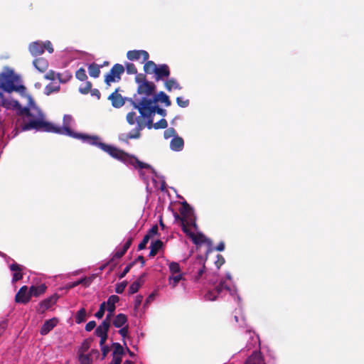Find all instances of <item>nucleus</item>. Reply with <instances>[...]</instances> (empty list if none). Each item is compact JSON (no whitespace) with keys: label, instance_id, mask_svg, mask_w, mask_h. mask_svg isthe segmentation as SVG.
<instances>
[{"label":"nucleus","instance_id":"55","mask_svg":"<svg viewBox=\"0 0 364 364\" xmlns=\"http://www.w3.org/2000/svg\"><path fill=\"white\" fill-rule=\"evenodd\" d=\"M136 113L134 112H130L127 114V122L132 125L135 123Z\"/></svg>","mask_w":364,"mask_h":364},{"label":"nucleus","instance_id":"22","mask_svg":"<svg viewBox=\"0 0 364 364\" xmlns=\"http://www.w3.org/2000/svg\"><path fill=\"white\" fill-rule=\"evenodd\" d=\"M34 67L41 73H44L48 68V62L44 58H38L33 61Z\"/></svg>","mask_w":364,"mask_h":364},{"label":"nucleus","instance_id":"57","mask_svg":"<svg viewBox=\"0 0 364 364\" xmlns=\"http://www.w3.org/2000/svg\"><path fill=\"white\" fill-rule=\"evenodd\" d=\"M225 260L223 255H218L217 259L215 262V264L218 269H220V267L225 263Z\"/></svg>","mask_w":364,"mask_h":364},{"label":"nucleus","instance_id":"47","mask_svg":"<svg viewBox=\"0 0 364 364\" xmlns=\"http://www.w3.org/2000/svg\"><path fill=\"white\" fill-rule=\"evenodd\" d=\"M11 105V102L4 97L2 92H0V105L6 108H9Z\"/></svg>","mask_w":364,"mask_h":364},{"label":"nucleus","instance_id":"19","mask_svg":"<svg viewBox=\"0 0 364 364\" xmlns=\"http://www.w3.org/2000/svg\"><path fill=\"white\" fill-rule=\"evenodd\" d=\"M151 103L161 102L165 105L166 107H169L171 105V102L169 97L163 91L159 92L158 94L154 95L152 98H149Z\"/></svg>","mask_w":364,"mask_h":364},{"label":"nucleus","instance_id":"61","mask_svg":"<svg viewBox=\"0 0 364 364\" xmlns=\"http://www.w3.org/2000/svg\"><path fill=\"white\" fill-rule=\"evenodd\" d=\"M96 326V322L95 321H89L86 325H85V331H91L92 330H93L95 328V327Z\"/></svg>","mask_w":364,"mask_h":364},{"label":"nucleus","instance_id":"49","mask_svg":"<svg viewBox=\"0 0 364 364\" xmlns=\"http://www.w3.org/2000/svg\"><path fill=\"white\" fill-rule=\"evenodd\" d=\"M168 127L167 121L165 119H161L154 124L155 129H166Z\"/></svg>","mask_w":364,"mask_h":364},{"label":"nucleus","instance_id":"44","mask_svg":"<svg viewBox=\"0 0 364 364\" xmlns=\"http://www.w3.org/2000/svg\"><path fill=\"white\" fill-rule=\"evenodd\" d=\"M106 310V302H102L100 306L99 310L95 313V316L97 318H102L105 314Z\"/></svg>","mask_w":364,"mask_h":364},{"label":"nucleus","instance_id":"40","mask_svg":"<svg viewBox=\"0 0 364 364\" xmlns=\"http://www.w3.org/2000/svg\"><path fill=\"white\" fill-rule=\"evenodd\" d=\"M224 250H225V243L223 242H220L215 247H213L212 245L211 246H208V250L206 251V257L208 256V254L212 252L213 250H217V251H219V252H222Z\"/></svg>","mask_w":364,"mask_h":364},{"label":"nucleus","instance_id":"42","mask_svg":"<svg viewBox=\"0 0 364 364\" xmlns=\"http://www.w3.org/2000/svg\"><path fill=\"white\" fill-rule=\"evenodd\" d=\"M92 83L90 81H87L83 87H79V92L83 95L87 94L92 90Z\"/></svg>","mask_w":364,"mask_h":364},{"label":"nucleus","instance_id":"45","mask_svg":"<svg viewBox=\"0 0 364 364\" xmlns=\"http://www.w3.org/2000/svg\"><path fill=\"white\" fill-rule=\"evenodd\" d=\"M126 252H127L124 251L122 248L121 250H117L111 259L108 262V264L112 263L115 259L121 258Z\"/></svg>","mask_w":364,"mask_h":364},{"label":"nucleus","instance_id":"15","mask_svg":"<svg viewBox=\"0 0 364 364\" xmlns=\"http://www.w3.org/2000/svg\"><path fill=\"white\" fill-rule=\"evenodd\" d=\"M144 126L138 123L136 127L128 134H121L119 136V139L125 143H128L129 139H139L141 136V131L143 129Z\"/></svg>","mask_w":364,"mask_h":364},{"label":"nucleus","instance_id":"3","mask_svg":"<svg viewBox=\"0 0 364 364\" xmlns=\"http://www.w3.org/2000/svg\"><path fill=\"white\" fill-rule=\"evenodd\" d=\"M74 138L81 139L83 142L90 145L97 146L114 159L117 156L118 148L102 142L101 139L98 136L77 133Z\"/></svg>","mask_w":364,"mask_h":364},{"label":"nucleus","instance_id":"26","mask_svg":"<svg viewBox=\"0 0 364 364\" xmlns=\"http://www.w3.org/2000/svg\"><path fill=\"white\" fill-rule=\"evenodd\" d=\"M119 297L117 295H111L107 302H106V306H107V310L109 313H114L115 309H116V306L115 304L119 302Z\"/></svg>","mask_w":364,"mask_h":364},{"label":"nucleus","instance_id":"25","mask_svg":"<svg viewBox=\"0 0 364 364\" xmlns=\"http://www.w3.org/2000/svg\"><path fill=\"white\" fill-rule=\"evenodd\" d=\"M46 289L47 287L45 284H41L38 286L32 285L29 288L30 295L31 296L38 297L40 295L44 294L46 292Z\"/></svg>","mask_w":364,"mask_h":364},{"label":"nucleus","instance_id":"35","mask_svg":"<svg viewBox=\"0 0 364 364\" xmlns=\"http://www.w3.org/2000/svg\"><path fill=\"white\" fill-rule=\"evenodd\" d=\"M86 310L85 308L80 309L75 314V319L77 323H81L86 320Z\"/></svg>","mask_w":364,"mask_h":364},{"label":"nucleus","instance_id":"18","mask_svg":"<svg viewBox=\"0 0 364 364\" xmlns=\"http://www.w3.org/2000/svg\"><path fill=\"white\" fill-rule=\"evenodd\" d=\"M10 270L13 272L12 283H16L23 279V267L16 262L9 266Z\"/></svg>","mask_w":364,"mask_h":364},{"label":"nucleus","instance_id":"10","mask_svg":"<svg viewBox=\"0 0 364 364\" xmlns=\"http://www.w3.org/2000/svg\"><path fill=\"white\" fill-rule=\"evenodd\" d=\"M205 260L202 256H198L193 262L191 272L193 274L195 282H198L203 276L205 269Z\"/></svg>","mask_w":364,"mask_h":364},{"label":"nucleus","instance_id":"62","mask_svg":"<svg viewBox=\"0 0 364 364\" xmlns=\"http://www.w3.org/2000/svg\"><path fill=\"white\" fill-rule=\"evenodd\" d=\"M128 329H129V327L128 326H122L121 327V328L119 330V333L123 337H126L127 333H128Z\"/></svg>","mask_w":364,"mask_h":364},{"label":"nucleus","instance_id":"60","mask_svg":"<svg viewBox=\"0 0 364 364\" xmlns=\"http://www.w3.org/2000/svg\"><path fill=\"white\" fill-rule=\"evenodd\" d=\"M123 355H112V360L111 361V364H122Z\"/></svg>","mask_w":364,"mask_h":364},{"label":"nucleus","instance_id":"30","mask_svg":"<svg viewBox=\"0 0 364 364\" xmlns=\"http://www.w3.org/2000/svg\"><path fill=\"white\" fill-rule=\"evenodd\" d=\"M144 65V70L147 74H155L156 70L157 69L158 65L152 60H146L145 61Z\"/></svg>","mask_w":364,"mask_h":364},{"label":"nucleus","instance_id":"48","mask_svg":"<svg viewBox=\"0 0 364 364\" xmlns=\"http://www.w3.org/2000/svg\"><path fill=\"white\" fill-rule=\"evenodd\" d=\"M176 103L181 107H187L189 105V100L181 97H176Z\"/></svg>","mask_w":364,"mask_h":364},{"label":"nucleus","instance_id":"16","mask_svg":"<svg viewBox=\"0 0 364 364\" xmlns=\"http://www.w3.org/2000/svg\"><path fill=\"white\" fill-rule=\"evenodd\" d=\"M58 299V296L57 294H53L50 297L43 300L40 304L39 306L37 309L38 312L40 314H43L46 310L50 308L53 304H55Z\"/></svg>","mask_w":364,"mask_h":364},{"label":"nucleus","instance_id":"54","mask_svg":"<svg viewBox=\"0 0 364 364\" xmlns=\"http://www.w3.org/2000/svg\"><path fill=\"white\" fill-rule=\"evenodd\" d=\"M149 235H144L142 241L138 245V250H142L146 248V246L149 240Z\"/></svg>","mask_w":364,"mask_h":364},{"label":"nucleus","instance_id":"1","mask_svg":"<svg viewBox=\"0 0 364 364\" xmlns=\"http://www.w3.org/2000/svg\"><path fill=\"white\" fill-rule=\"evenodd\" d=\"M41 117L43 115L41 114ZM73 120L70 115L65 114L63 117V126L56 127L53 124L43 120V117L36 119H31L28 123L21 125V131H28L35 129L37 131H43L46 132H52L60 134L68 135L71 137H75L77 133L74 132L70 128V124Z\"/></svg>","mask_w":364,"mask_h":364},{"label":"nucleus","instance_id":"38","mask_svg":"<svg viewBox=\"0 0 364 364\" xmlns=\"http://www.w3.org/2000/svg\"><path fill=\"white\" fill-rule=\"evenodd\" d=\"M176 275H173L169 277V284L172 286L173 288L176 287L178 283L183 279L182 274H175Z\"/></svg>","mask_w":364,"mask_h":364},{"label":"nucleus","instance_id":"9","mask_svg":"<svg viewBox=\"0 0 364 364\" xmlns=\"http://www.w3.org/2000/svg\"><path fill=\"white\" fill-rule=\"evenodd\" d=\"M124 72V67L119 63L114 64L109 72L105 76V82L110 85L112 82H119L121 80V75Z\"/></svg>","mask_w":364,"mask_h":364},{"label":"nucleus","instance_id":"24","mask_svg":"<svg viewBox=\"0 0 364 364\" xmlns=\"http://www.w3.org/2000/svg\"><path fill=\"white\" fill-rule=\"evenodd\" d=\"M184 146L183 139L180 136H174L170 143V147L173 151H181Z\"/></svg>","mask_w":364,"mask_h":364},{"label":"nucleus","instance_id":"32","mask_svg":"<svg viewBox=\"0 0 364 364\" xmlns=\"http://www.w3.org/2000/svg\"><path fill=\"white\" fill-rule=\"evenodd\" d=\"M89 75L92 77H98L100 74V66L95 63H92L88 66Z\"/></svg>","mask_w":364,"mask_h":364},{"label":"nucleus","instance_id":"23","mask_svg":"<svg viewBox=\"0 0 364 364\" xmlns=\"http://www.w3.org/2000/svg\"><path fill=\"white\" fill-rule=\"evenodd\" d=\"M245 364H264V363L261 353L255 351L247 359Z\"/></svg>","mask_w":364,"mask_h":364},{"label":"nucleus","instance_id":"46","mask_svg":"<svg viewBox=\"0 0 364 364\" xmlns=\"http://www.w3.org/2000/svg\"><path fill=\"white\" fill-rule=\"evenodd\" d=\"M126 71L127 74L132 75V74H136L137 75V69L134 64L132 63H127L126 64Z\"/></svg>","mask_w":364,"mask_h":364},{"label":"nucleus","instance_id":"37","mask_svg":"<svg viewBox=\"0 0 364 364\" xmlns=\"http://www.w3.org/2000/svg\"><path fill=\"white\" fill-rule=\"evenodd\" d=\"M112 355H123L124 354V350L122 345L119 343H113L112 345Z\"/></svg>","mask_w":364,"mask_h":364},{"label":"nucleus","instance_id":"11","mask_svg":"<svg viewBox=\"0 0 364 364\" xmlns=\"http://www.w3.org/2000/svg\"><path fill=\"white\" fill-rule=\"evenodd\" d=\"M183 232L190 237L193 242L196 245H201L203 243L207 244L208 246L212 245V241L210 239L206 237L203 233L198 232L195 234L193 232L191 231L189 228H183Z\"/></svg>","mask_w":364,"mask_h":364},{"label":"nucleus","instance_id":"2","mask_svg":"<svg viewBox=\"0 0 364 364\" xmlns=\"http://www.w3.org/2000/svg\"><path fill=\"white\" fill-rule=\"evenodd\" d=\"M132 105L135 109H137L140 114L144 117H150L154 113L165 117L166 115V110L160 108L154 103H151L149 98L147 97H138L136 95L134 97V100H130Z\"/></svg>","mask_w":364,"mask_h":364},{"label":"nucleus","instance_id":"36","mask_svg":"<svg viewBox=\"0 0 364 364\" xmlns=\"http://www.w3.org/2000/svg\"><path fill=\"white\" fill-rule=\"evenodd\" d=\"M72 77L73 75L69 71H65L63 73H57V79L61 83H66L72 78Z\"/></svg>","mask_w":364,"mask_h":364},{"label":"nucleus","instance_id":"56","mask_svg":"<svg viewBox=\"0 0 364 364\" xmlns=\"http://www.w3.org/2000/svg\"><path fill=\"white\" fill-rule=\"evenodd\" d=\"M57 73L53 70H49L45 75L44 78L49 80H54L57 78Z\"/></svg>","mask_w":364,"mask_h":364},{"label":"nucleus","instance_id":"43","mask_svg":"<svg viewBox=\"0 0 364 364\" xmlns=\"http://www.w3.org/2000/svg\"><path fill=\"white\" fill-rule=\"evenodd\" d=\"M141 287V284L139 281L134 282L129 288V293L133 294L136 293Z\"/></svg>","mask_w":364,"mask_h":364},{"label":"nucleus","instance_id":"4","mask_svg":"<svg viewBox=\"0 0 364 364\" xmlns=\"http://www.w3.org/2000/svg\"><path fill=\"white\" fill-rule=\"evenodd\" d=\"M135 82L138 84L137 95L138 97L149 98L152 96L156 90V85L153 82L148 81L146 76L144 73H139L135 77Z\"/></svg>","mask_w":364,"mask_h":364},{"label":"nucleus","instance_id":"33","mask_svg":"<svg viewBox=\"0 0 364 364\" xmlns=\"http://www.w3.org/2000/svg\"><path fill=\"white\" fill-rule=\"evenodd\" d=\"M60 90V85L58 83H49L45 87L44 93L46 95H50L53 92H57Z\"/></svg>","mask_w":364,"mask_h":364},{"label":"nucleus","instance_id":"39","mask_svg":"<svg viewBox=\"0 0 364 364\" xmlns=\"http://www.w3.org/2000/svg\"><path fill=\"white\" fill-rule=\"evenodd\" d=\"M75 77L77 80L80 81L86 80L87 76L85 70L83 68H79L75 73Z\"/></svg>","mask_w":364,"mask_h":364},{"label":"nucleus","instance_id":"21","mask_svg":"<svg viewBox=\"0 0 364 364\" xmlns=\"http://www.w3.org/2000/svg\"><path fill=\"white\" fill-rule=\"evenodd\" d=\"M117 90H116L114 92H112L108 97L109 100L112 102V105L114 107L119 108L124 105V100L122 95L117 92Z\"/></svg>","mask_w":364,"mask_h":364},{"label":"nucleus","instance_id":"7","mask_svg":"<svg viewBox=\"0 0 364 364\" xmlns=\"http://www.w3.org/2000/svg\"><path fill=\"white\" fill-rule=\"evenodd\" d=\"M114 159L124 163L125 164L133 166L134 168H139L141 169L151 168V166L149 164L139 161L135 156L131 155L119 149H118L117 156H115Z\"/></svg>","mask_w":364,"mask_h":364},{"label":"nucleus","instance_id":"12","mask_svg":"<svg viewBox=\"0 0 364 364\" xmlns=\"http://www.w3.org/2000/svg\"><path fill=\"white\" fill-rule=\"evenodd\" d=\"M224 291H230V288L225 281H220L213 291H210L205 294V299L210 301H215Z\"/></svg>","mask_w":364,"mask_h":364},{"label":"nucleus","instance_id":"28","mask_svg":"<svg viewBox=\"0 0 364 364\" xmlns=\"http://www.w3.org/2000/svg\"><path fill=\"white\" fill-rule=\"evenodd\" d=\"M163 245H164V243L160 240H157L151 242V244L150 245V252H149V256L151 257H153L155 255H156V254L158 253L159 250L162 248Z\"/></svg>","mask_w":364,"mask_h":364},{"label":"nucleus","instance_id":"59","mask_svg":"<svg viewBox=\"0 0 364 364\" xmlns=\"http://www.w3.org/2000/svg\"><path fill=\"white\" fill-rule=\"evenodd\" d=\"M158 226L157 225H154L151 227V229L148 231L147 234L146 235H149V238H151L152 236L156 235L158 233Z\"/></svg>","mask_w":364,"mask_h":364},{"label":"nucleus","instance_id":"5","mask_svg":"<svg viewBox=\"0 0 364 364\" xmlns=\"http://www.w3.org/2000/svg\"><path fill=\"white\" fill-rule=\"evenodd\" d=\"M18 80L12 70L0 73V88L7 92L19 90V87L16 85ZM20 87H23L20 86Z\"/></svg>","mask_w":364,"mask_h":364},{"label":"nucleus","instance_id":"17","mask_svg":"<svg viewBox=\"0 0 364 364\" xmlns=\"http://www.w3.org/2000/svg\"><path fill=\"white\" fill-rule=\"evenodd\" d=\"M170 75V69L168 65L161 64L158 65L155 73L156 81H159Z\"/></svg>","mask_w":364,"mask_h":364},{"label":"nucleus","instance_id":"58","mask_svg":"<svg viewBox=\"0 0 364 364\" xmlns=\"http://www.w3.org/2000/svg\"><path fill=\"white\" fill-rule=\"evenodd\" d=\"M92 341V339L90 338V339H86L84 341V342L82 343V350L85 352L87 351L89 348L90 347V345H91V343Z\"/></svg>","mask_w":364,"mask_h":364},{"label":"nucleus","instance_id":"52","mask_svg":"<svg viewBox=\"0 0 364 364\" xmlns=\"http://www.w3.org/2000/svg\"><path fill=\"white\" fill-rule=\"evenodd\" d=\"M176 132L174 128L170 127L167 129H166L164 132V136L165 139H169L172 136H176Z\"/></svg>","mask_w":364,"mask_h":364},{"label":"nucleus","instance_id":"41","mask_svg":"<svg viewBox=\"0 0 364 364\" xmlns=\"http://www.w3.org/2000/svg\"><path fill=\"white\" fill-rule=\"evenodd\" d=\"M169 270L173 274H181L180 265L178 262H172L169 264Z\"/></svg>","mask_w":364,"mask_h":364},{"label":"nucleus","instance_id":"34","mask_svg":"<svg viewBox=\"0 0 364 364\" xmlns=\"http://www.w3.org/2000/svg\"><path fill=\"white\" fill-rule=\"evenodd\" d=\"M15 103H16L15 107L18 108V114L25 115L28 117H33V114L31 112V110L28 107H21V105L17 101H16Z\"/></svg>","mask_w":364,"mask_h":364},{"label":"nucleus","instance_id":"31","mask_svg":"<svg viewBox=\"0 0 364 364\" xmlns=\"http://www.w3.org/2000/svg\"><path fill=\"white\" fill-rule=\"evenodd\" d=\"M165 87L168 91H171L172 89L181 90V86L174 78H171L165 82Z\"/></svg>","mask_w":364,"mask_h":364},{"label":"nucleus","instance_id":"27","mask_svg":"<svg viewBox=\"0 0 364 364\" xmlns=\"http://www.w3.org/2000/svg\"><path fill=\"white\" fill-rule=\"evenodd\" d=\"M109 327H110V326H109V324H107V321H102L101 323V324L99 325L96 328V329L95 331V334L97 337L102 336H108L107 333H108Z\"/></svg>","mask_w":364,"mask_h":364},{"label":"nucleus","instance_id":"6","mask_svg":"<svg viewBox=\"0 0 364 364\" xmlns=\"http://www.w3.org/2000/svg\"><path fill=\"white\" fill-rule=\"evenodd\" d=\"M179 213L182 215L181 228L183 231L184 228H188V226H192L195 229H197L198 227L193 209L186 201L181 203V207L179 209Z\"/></svg>","mask_w":364,"mask_h":364},{"label":"nucleus","instance_id":"8","mask_svg":"<svg viewBox=\"0 0 364 364\" xmlns=\"http://www.w3.org/2000/svg\"><path fill=\"white\" fill-rule=\"evenodd\" d=\"M46 50L49 53H53L54 50L53 45L49 41H46L45 42L37 41L31 43L28 46V50L34 57L42 55Z\"/></svg>","mask_w":364,"mask_h":364},{"label":"nucleus","instance_id":"64","mask_svg":"<svg viewBox=\"0 0 364 364\" xmlns=\"http://www.w3.org/2000/svg\"><path fill=\"white\" fill-rule=\"evenodd\" d=\"M142 299H143V296H141V295H137L136 296V299H135V301H134V308L135 309H137V308L139 307V306L141 304Z\"/></svg>","mask_w":364,"mask_h":364},{"label":"nucleus","instance_id":"20","mask_svg":"<svg viewBox=\"0 0 364 364\" xmlns=\"http://www.w3.org/2000/svg\"><path fill=\"white\" fill-rule=\"evenodd\" d=\"M58 322V320L56 318H53L46 321L41 328L40 333L41 335L48 334L54 327L56 326Z\"/></svg>","mask_w":364,"mask_h":364},{"label":"nucleus","instance_id":"29","mask_svg":"<svg viewBox=\"0 0 364 364\" xmlns=\"http://www.w3.org/2000/svg\"><path fill=\"white\" fill-rule=\"evenodd\" d=\"M127 322V316L124 314H117L113 320V325L116 328L124 326Z\"/></svg>","mask_w":364,"mask_h":364},{"label":"nucleus","instance_id":"51","mask_svg":"<svg viewBox=\"0 0 364 364\" xmlns=\"http://www.w3.org/2000/svg\"><path fill=\"white\" fill-rule=\"evenodd\" d=\"M127 286V281H124L121 283L117 284L116 287H115V292L117 294H122L124 291Z\"/></svg>","mask_w":364,"mask_h":364},{"label":"nucleus","instance_id":"50","mask_svg":"<svg viewBox=\"0 0 364 364\" xmlns=\"http://www.w3.org/2000/svg\"><path fill=\"white\" fill-rule=\"evenodd\" d=\"M136 264V260L132 262L129 263L124 269V270L119 274V278L122 279L124 278L126 274L130 271L131 268Z\"/></svg>","mask_w":364,"mask_h":364},{"label":"nucleus","instance_id":"53","mask_svg":"<svg viewBox=\"0 0 364 364\" xmlns=\"http://www.w3.org/2000/svg\"><path fill=\"white\" fill-rule=\"evenodd\" d=\"M79 361L80 364H91L92 360L90 358L88 355H80L79 356Z\"/></svg>","mask_w":364,"mask_h":364},{"label":"nucleus","instance_id":"14","mask_svg":"<svg viewBox=\"0 0 364 364\" xmlns=\"http://www.w3.org/2000/svg\"><path fill=\"white\" fill-rule=\"evenodd\" d=\"M127 58L132 61L138 60L141 58H142L141 63H144L145 61L149 60V54L147 51L144 50H129L127 53Z\"/></svg>","mask_w":364,"mask_h":364},{"label":"nucleus","instance_id":"13","mask_svg":"<svg viewBox=\"0 0 364 364\" xmlns=\"http://www.w3.org/2000/svg\"><path fill=\"white\" fill-rule=\"evenodd\" d=\"M31 296L27 286L21 287L15 295V302L26 304L31 300Z\"/></svg>","mask_w":364,"mask_h":364},{"label":"nucleus","instance_id":"63","mask_svg":"<svg viewBox=\"0 0 364 364\" xmlns=\"http://www.w3.org/2000/svg\"><path fill=\"white\" fill-rule=\"evenodd\" d=\"M81 280H83L82 285L87 287L91 284V283L92 282V277H84V278H82Z\"/></svg>","mask_w":364,"mask_h":364}]
</instances>
